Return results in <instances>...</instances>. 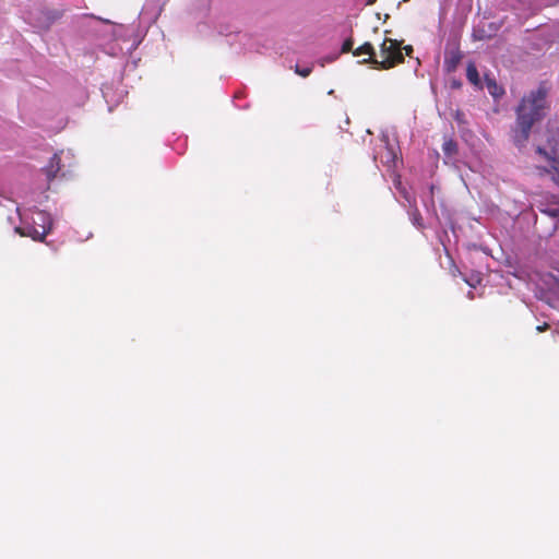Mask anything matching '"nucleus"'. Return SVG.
<instances>
[{
	"label": "nucleus",
	"instance_id": "nucleus-7",
	"mask_svg": "<svg viewBox=\"0 0 559 559\" xmlns=\"http://www.w3.org/2000/svg\"><path fill=\"white\" fill-rule=\"evenodd\" d=\"M485 82L489 94L495 98L501 97L504 94V90L497 84L495 79L486 75Z\"/></svg>",
	"mask_w": 559,
	"mask_h": 559
},
{
	"label": "nucleus",
	"instance_id": "nucleus-4",
	"mask_svg": "<svg viewBox=\"0 0 559 559\" xmlns=\"http://www.w3.org/2000/svg\"><path fill=\"white\" fill-rule=\"evenodd\" d=\"M353 55L354 56L367 55L368 58L364 59L362 62L370 63L376 68V66H377L376 51H374L373 46L370 43H365L361 46H359L358 48H356L353 51Z\"/></svg>",
	"mask_w": 559,
	"mask_h": 559
},
{
	"label": "nucleus",
	"instance_id": "nucleus-15",
	"mask_svg": "<svg viewBox=\"0 0 559 559\" xmlns=\"http://www.w3.org/2000/svg\"><path fill=\"white\" fill-rule=\"evenodd\" d=\"M536 153L543 156L545 159H547L548 151L542 146H537Z\"/></svg>",
	"mask_w": 559,
	"mask_h": 559
},
{
	"label": "nucleus",
	"instance_id": "nucleus-14",
	"mask_svg": "<svg viewBox=\"0 0 559 559\" xmlns=\"http://www.w3.org/2000/svg\"><path fill=\"white\" fill-rule=\"evenodd\" d=\"M296 73L299 74L302 78H307L311 73V69L310 68L299 69L297 67L296 68Z\"/></svg>",
	"mask_w": 559,
	"mask_h": 559
},
{
	"label": "nucleus",
	"instance_id": "nucleus-16",
	"mask_svg": "<svg viewBox=\"0 0 559 559\" xmlns=\"http://www.w3.org/2000/svg\"><path fill=\"white\" fill-rule=\"evenodd\" d=\"M451 274L452 276L456 277V276H463L462 272L460 271V269L456 266V265H453L452 269H451Z\"/></svg>",
	"mask_w": 559,
	"mask_h": 559
},
{
	"label": "nucleus",
	"instance_id": "nucleus-5",
	"mask_svg": "<svg viewBox=\"0 0 559 559\" xmlns=\"http://www.w3.org/2000/svg\"><path fill=\"white\" fill-rule=\"evenodd\" d=\"M60 170H61V157L58 153H55L52 155V157L50 158L48 165L44 168L47 180L51 181L52 179H55Z\"/></svg>",
	"mask_w": 559,
	"mask_h": 559
},
{
	"label": "nucleus",
	"instance_id": "nucleus-11",
	"mask_svg": "<svg viewBox=\"0 0 559 559\" xmlns=\"http://www.w3.org/2000/svg\"><path fill=\"white\" fill-rule=\"evenodd\" d=\"M463 280L473 288H475L481 282L480 274H475L471 278L463 277Z\"/></svg>",
	"mask_w": 559,
	"mask_h": 559
},
{
	"label": "nucleus",
	"instance_id": "nucleus-17",
	"mask_svg": "<svg viewBox=\"0 0 559 559\" xmlns=\"http://www.w3.org/2000/svg\"><path fill=\"white\" fill-rule=\"evenodd\" d=\"M402 50H404V51H405V55H406V56H411V55L413 53V51H414L413 46H411V45H406V46H404V47L402 48Z\"/></svg>",
	"mask_w": 559,
	"mask_h": 559
},
{
	"label": "nucleus",
	"instance_id": "nucleus-2",
	"mask_svg": "<svg viewBox=\"0 0 559 559\" xmlns=\"http://www.w3.org/2000/svg\"><path fill=\"white\" fill-rule=\"evenodd\" d=\"M380 58L377 59L376 69L389 70L404 62L401 41L385 37L380 45Z\"/></svg>",
	"mask_w": 559,
	"mask_h": 559
},
{
	"label": "nucleus",
	"instance_id": "nucleus-20",
	"mask_svg": "<svg viewBox=\"0 0 559 559\" xmlns=\"http://www.w3.org/2000/svg\"><path fill=\"white\" fill-rule=\"evenodd\" d=\"M546 328H547V324H545L544 326H538L537 330L538 331H544Z\"/></svg>",
	"mask_w": 559,
	"mask_h": 559
},
{
	"label": "nucleus",
	"instance_id": "nucleus-9",
	"mask_svg": "<svg viewBox=\"0 0 559 559\" xmlns=\"http://www.w3.org/2000/svg\"><path fill=\"white\" fill-rule=\"evenodd\" d=\"M462 59V55L459 51L452 52L444 60V68L448 72H453L456 70L460 61Z\"/></svg>",
	"mask_w": 559,
	"mask_h": 559
},
{
	"label": "nucleus",
	"instance_id": "nucleus-1",
	"mask_svg": "<svg viewBox=\"0 0 559 559\" xmlns=\"http://www.w3.org/2000/svg\"><path fill=\"white\" fill-rule=\"evenodd\" d=\"M549 88L542 82L536 90L525 94L515 107V121L510 134L513 144L522 148L530 140L535 123L540 122L547 114Z\"/></svg>",
	"mask_w": 559,
	"mask_h": 559
},
{
	"label": "nucleus",
	"instance_id": "nucleus-3",
	"mask_svg": "<svg viewBox=\"0 0 559 559\" xmlns=\"http://www.w3.org/2000/svg\"><path fill=\"white\" fill-rule=\"evenodd\" d=\"M38 221H41L40 229L36 226L15 227V231L23 237H31L36 241H44L52 228V221L47 212H38Z\"/></svg>",
	"mask_w": 559,
	"mask_h": 559
},
{
	"label": "nucleus",
	"instance_id": "nucleus-18",
	"mask_svg": "<svg viewBox=\"0 0 559 559\" xmlns=\"http://www.w3.org/2000/svg\"><path fill=\"white\" fill-rule=\"evenodd\" d=\"M389 155H390V156H389V158H388V160H386V164H388V165H390L391 163H394V160H395V155L393 154V152H392V151H389Z\"/></svg>",
	"mask_w": 559,
	"mask_h": 559
},
{
	"label": "nucleus",
	"instance_id": "nucleus-12",
	"mask_svg": "<svg viewBox=\"0 0 559 559\" xmlns=\"http://www.w3.org/2000/svg\"><path fill=\"white\" fill-rule=\"evenodd\" d=\"M354 41L352 38H347L342 45V52L346 53L352 51Z\"/></svg>",
	"mask_w": 559,
	"mask_h": 559
},
{
	"label": "nucleus",
	"instance_id": "nucleus-13",
	"mask_svg": "<svg viewBox=\"0 0 559 559\" xmlns=\"http://www.w3.org/2000/svg\"><path fill=\"white\" fill-rule=\"evenodd\" d=\"M546 173H552V176H551V180L554 181L555 185H557L559 187V165H557V170H552L551 168L550 169H545Z\"/></svg>",
	"mask_w": 559,
	"mask_h": 559
},
{
	"label": "nucleus",
	"instance_id": "nucleus-19",
	"mask_svg": "<svg viewBox=\"0 0 559 559\" xmlns=\"http://www.w3.org/2000/svg\"><path fill=\"white\" fill-rule=\"evenodd\" d=\"M35 225H38L37 228L40 229L41 221H38V212L36 213V217L33 218Z\"/></svg>",
	"mask_w": 559,
	"mask_h": 559
},
{
	"label": "nucleus",
	"instance_id": "nucleus-6",
	"mask_svg": "<svg viewBox=\"0 0 559 559\" xmlns=\"http://www.w3.org/2000/svg\"><path fill=\"white\" fill-rule=\"evenodd\" d=\"M547 160L550 163L551 169L557 170V165H559V142L558 141H554V143L549 142Z\"/></svg>",
	"mask_w": 559,
	"mask_h": 559
},
{
	"label": "nucleus",
	"instance_id": "nucleus-8",
	"mask_svg": "<svg viewBox=\"0 0 559 559\" xmlns=\"http://www.w3.org/2000/svg\"><path fill=\"white\" fill-rule=\"evenodd\" d=\"M466 78L471 84L481 87L479 73L474 62H468L466 68Z\"/></svg>",
	"mask_w": 559,
	"mask_h": 559
},
{
	"label": "nucleus",
	"instance_id": "nucleus-10",
	"mask_svg": "<svg viewBox=\"0 0 559 559\" xmlns=\"http://www.w3.org/2000/svg\"><path fill=\"white\" fill-rule=\"evenodd\" d=\"M442 151L448 157H452L457 153V143L453 139H448L442 145Z\"/></svg>",
	"mask_w": 559,
	"mask_h": 559
}]
</instances>
